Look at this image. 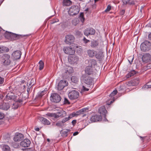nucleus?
<instances>
[{
	"label": "nucleus",
	"instance_id": "obj_49",
	"mask_svg": "<svg viewBox=\"0 0 151 151\" xmlns=\"http://www.w3.org/2000/svg\"><path fill=\"white\" fill-rule=\"evenodd\" d=\"M56 125L57 126L61 127H62L63 126V123L62 122H57L56 123Z\"/></svg>",
	"mask_w": 151,
	"mask_h": 151
},
{
	"label": "nucleus",
	"instance_id": "obj_14",
	"mask_svg": "<svg viewBox=\"0 0 151 151\" xmlns=\"http://www.w3.org/2000/svg\"><path fill=\"white\" fill-rule=\"evenodd\" d=\"M102 119V118L101 116L97 115L92 116L90 119V120L93 122L100 121Z\"/></svg>",
	"mask_w": 151,
	"mask_h": 151
},
{
	"label": "nucleus",
	"instance_id": "obj_39",
	"mask_svg": "<svg viewBox=\"0 0 151 151\" xmlns=\"http://www.w3.org/2000/svg\"><path fill=\"white\" fill-rule=\"evenodd\" d=\"M39 69L40 70H41L44 67V63L42 60H40L39 63Z\"/></svg>",
	"mask_w": 151,
	"mask_h": 151
},
{
	"label": "nucleus",
	"instance_id": "obj_45",
	"mask_svg": "<svg viewBox=\"0 0 151 151\" xmlns=\"http://www.w3.org/2000/svg\"><path fill=\"white\" fill-rule=\"evenodd\" d=\"M76 116V113L75 112H73V113L70 114H69L68 118L69 120L73 117Z\"/></svg>",
	"mask_w": 151,
	"mask_h": 151
},
{
	"label": "nucleus",
	"instance_id": "obj_50",
	"mask_svg": "<svg viewBox=\"0 0 151 151\" xmlns=\"http://www.w3.org/2000/svg\"><path fill=\"white\" fill-rule=\"evenodd\" d=\"M111 9V6L110 5H109L107 6V8L105 10V12H108L110 11Z\"/></svg>",
	"mask_w": 151,
	"mask_h": 151
},
{
	"label": "nucleus",
	"instance_id": "obj_40",
	"mask_svg": "<svg viewBox=\"0 0 151 151\" xmlns=\"http://www.w3.org/2000/svg\"><path fill=\"white\" fill-rule=\"evenodd\" d=\"M79 18L82 22H84L85 19L84 18L83 13H80Z\"/></svg>",
	"mask_w": 151,
	"mask_h": 151
},
{
	"label": "nucleus",
	"instance_id": "obj_18",
	"mask_svg": "<svg viewBox=\"0 0 151 151\" xmlns=\"http://www.w3.org/2000/svg\"><path fill=\"white\" fill-rule=\"evenodd\" d=\"M38 119L41 121L42 123L45 125H48L50 124V122L47 119L42 117H39Z\"/></svg>",
	"mask_w": 151,
	"mask_h": 151
},
{
	"label": "nucleus",
	"instance_id": "obj_17",
	"mask_svg": "<svg viewBox=\"0 0 151 151\" xmlns=\"http://www.w3.org/2000/svg\"><path fill=\"white\" fill-rule=\"evenodd\" d=\"M6 100H13L14 101H16L15 96L12 92L8 93L6 96Z\"/></svg>",
	"mask_w": 151,
	"mask_h": 151
},
{
	"label": "nucleus",
	"instance_id": "obj_33",
	"mask_svg": "<svg viewBox=\"0 0 151 151\" xmlns=\"http://www.w3.org/2000/svg\"><path fill=\"white\" fill-rule=\"evenodd\" d=\"M12 33L6 31L4 34V36L6 38L10 40Z\"/></svg>",
	"mask_w": 151,
	"mask_h": 151
},
{
	"label": "nucleus",
	"instance_id": "obj_5",
	"mask_svg": "<svg viewBox=\"0 0 151 151\" xmlns=\"http://www.w3.org/2000/svg\"><path fill=\"white\" fill-rule=\"evenodd\" d=\"M68 85V82L65 80H61L58 83L57 88L59 91L62 90L64 87Z\"/></svg>",
	"mask_w": 151,
	"mask_h": 151
},
{
	"label": "nucleus",
	"instance_id": "obj_47",
	"mask_svg": "<svg viewBox=\"0 0 151 151\" xmlns=\"http://www.w3.org/2000/svg\"><path fill=\"white\" fill-rule=\"evenodd\" d=\"M69 44H70V47L71 48H72V49H73V50H74L75 51L76 46H75V44L74 43H70Z\"/></svg>",
	"mask_w": 151,
	"mask_h": 151
},
{
	"label": "nucleus",
	"instance_id": "obj_6",
	"mask_svg": "<svg viewBox=\"0 0 151 151\" xmlns=\"http://www.w3.org/2000/svg\"><path fill=\"white\" fill-rule=\"evenodd\" d=\"M95 30L93 28L90 27L85 29L84 32V35L87 36L89 35H94L95 33Z\"/></svg>",
	"mask_w": 151,
	"mask_h": 151
},
{
	"label": "nucleus",
	"instance_id": "obj_30",
	"mask_svg": "<svg viewBox=\"0 0 151 151\" xmlns=\"http://www.w3.org/2000/svg\"><path fill=\"white\" fill-rule=\"evenodd\" d=\"M98 42L96 40L92 41L91 42V46L92 48H95L98 45Z\"/></svg>",
	"mask_w": 151,
	"mask_h": 151
},
{
	"label": "nucleus",
	"instance_id": "obj_11",
	"mask_svg": "<svg viewBox=\"0 0 151 151\" xmlns=\"http://www.w3.org/2000/svg\"><path fill=\"white\" fill-rule=\"evenodd\" d=\"M74 37L71 35H67L65 36V42L67 44H69L72 43L74 40Z\"/></svg>",
	"mask_w": 151,
	"mask_h": 151
},
{
	"label": "nucleus",
	"instance_id": "obj_12",
	"mask_svg": "<svg viewBox=\"0 0 151 151\" xmlns=\"http://www.w3.org/2000/svg\"><path fill=\"white\" fill-rule=\"evenodd\" d=\"M139 83V80L138 78H136L132 80L127 83V85L129 86H136Z\"/></svg>",
	"mask_w": 151,
	"mask_h": 151
},
{
	"label": "nucleus",
	"instance_id": "obj_64",
	"mask_svg": "<svg viewBox=\"0 0 151 151\" xmlns=\"http://www.w3.org/2000/svg\"><path fill=\"white\" fill-rule=\"evenodd\" d=\"M147 69H150L151 68V63H150L147 64Z\"/></svg>",
	"mask_w": 151,
	"mask_h": 151
},
{
	"label": "nucleus",
	"instance_id": "obj_34",
	"mask_svg": "<svg viewBox=\"0 0 151 151\" xmlns=\"http://www.w3.org/2000/svg\"><path fill=\"white\" fill-rule=\"evenodd\" d=\"M57 114H59L60 116L61 117H64L66 115V112L63 109H62L60 112H58Z\"/></svg>",
	"mask_w": 151,
	"mask_h": 151
},
{
	"label": "nucleus",
	"instance_id": "obj_44",
	"mask_svg": "<svg viewBox=\"0 0 151 151\" xmlns=\"http://www.w3.org/2000/svg\"><path fill=\"white\" fill-rule=\"evenodd\" d=\"M133 59L134 57H133L132 56H130L128 57V61H129L130 64H132Z\"/></svg>",
	"mask_w": 151,
	"mask_h": 151
},
{
	"label": "nucleus",
	"instance_id": "obj_61",
	"mask_svg": "<svg viewBox=\"0 0 151 151\" xmlns=\"http://www.w3.org/2000/svg\"><path fill=\"white\" fill-rule=\"evenodd\" d=\"M4 117V114L3 113L0 112V119H2Z\"/></svg>",
	"mask_w": 151,
	"mask_h": 151
},
{
	"label": "nucleus",
	"instance_id": "obj_51",
	"mask_svg": "<svg viewBox=\"0 0 151 151\" xmlns=\"http://www.w3.org/2000/svg\"><path fill=\"white\" fill-rule=\"evenodd\" d=\"M71 81L73 83H76V76H72L71 79Z\"/></svg>",
	"mask_w": 151,
	"mask_h": 151
},
{
	"label": "nucleus",
	"instance_id": "obj_28",
	"mask_svg": "<svg viewBox=\"0 0 151 151\" xmlns=\"http://www.w3.org/2000/svg\"><path fill=\"white\" fill-rule=\"evenodd\" d=\"M96 58L99 60H101L103 57V52H99L98 53H96L95 56Z\"/></svg>",
	"mask_w": 151,
	"mask_h": 151
},
{
	"label": "nucleus",
	"instance_id": "obj_42",
	"mask_svg": "<svg viewBox=\"0 0 151 151\" xmlns=\"http://www.w3.org/2000/svg\"><path fill=\"white\" fill-rule=\"evenodd\" d=\"M117 93V91L116 90H114L109 95V97H112L113 96H115Z\"/></svg>",
	"mask_w": 151,
	"mask_h": 151
},
{
	"label": "nucleus",
	"instance_id": "obj_38",
	"mask_svg": "<svg viewBox=\"0 0 151 151\" xmlns=\"http://www.w3.org/2000/svg\"><path fill=\"white\" fill-rule=\"evenodd\" d=\"M2 150L3 151H10V148L6 145H5L3 146Z\"/></svg>",
	"mask_w": 151,
	"mask_h": 151
},
{
	"label": "nucleus",
	"instance_id": "obj_4",
	"mask_svg": "<svg viewBox=\"0 0 151 151\" xmlns=\"http://www.w3.org/2000/svg\"><path fill=\"white\" fill-rule=\"evenodd\" d=\"M90 108L88 107L83 108L80 110H79L76 112V116L81 115L82 117L85 116L88 112L91 110L89 109Z\"/></svg>",
	"mask_w": 151,
	"mask_h": 151
},
{
	"label": "nucleus",
	"instance_id": "obj_19",
	"mask_svg": "<svg viewBox=\"0 0 151 151\" xmlns=\"http://www.w3.org/2000/svg\"><path fill=\"white\" fill-rule=\"evenodd\" d=\"M98 112L102 115H104L105 116L107 111L106 110L105 106H102L99 108Z\"/></svg>",
	"mask_w": 151,
	"mask_h": 151
},
{
	"label": "nucleus",
	"instance_id": "obj_52",
	"mask_svg": "<svg viewBox=\"0 0 151 151\" xmlns=\"http://www.w3.org/2000/svg\"><path fill=\"white\" fill-rule=\"evenodd\" d=\"M69 120V119L68 117L65 118H63V119L62 121V122L63 123H64L66 122H67Z\"/></svg>",
	"mask_w": 151,
	"mask_h": 151
},
{
	"label": "nucleus",
	"instance_id": "obj_59",
	"mask_svg": "<svg viewBox=\"0 0 151 151\" xmlns=\"http://www.w3.org/2000/svg\"><path fill=\"white\" fill-rule=\"evenodd\" d=\"M114 99L111 100L110 101H108V102H107V105H109L111 104V103H113L114 101Z\"/></svg>",
	"mask_w": 151,
	"mask_h": 151
},
{
	"label": "nucleus",
	"instance_id": "obj_31",
	"mask_svg": "<svg viewBox=\"0 0 151 151\" xmlns=\"http://www.w3.org/2000/svg\"><path fill=\"white\" fill-rule=\"evenodd\" d=\"M71 4V1L70 0H63V6H69Z\"/></svg>",
	"mask_w": 151,
	"mask_h": 151
},
{
	"label": "nucleus",
	"instance_id": "obj_16",
	"mask_svg": "<svg viewBox=\"0 0 151 151\" xmlns=\"http://www.w3.org/2000/svg\"><path fill=\"white\" fill-rule=\"evenodd\" d=\"M21 54L22 53L20 51L17 50L12 53V55L15 59L17 60L20 58Z\"/></svg>",
	"mask_w": 151,
	"mask_h": 151
},
{
	"label": "nucleus",
	"instance_id": "obj_9",
	"mask_svg": "<svg viewBox=\"0 0 151 151\" xmlns=\"http://www.w3.org/2000/svg\"><path fill=\"white\" fill-rule=\"evenodd\" d=\"M31 144V141L28 139H25L20 143L21 146L24 147H29Z\"/></svg>",
	"mask_w": 151,
	"mask_h": 151
},
{
	"label": "nucleus",
	"instance_id": "obj_56",
	"mask_svg": "<svg viewBox=\"0 0 151 151\" xmlns=\"http://www.w3.org/2000/svg\"><path fill=\"white\" fill-rule=\"evenodd\" d=\"M82 35L81 33L79 31L76 32V36L77 35L78 37H81Z\"/></svg>",
	"mask_w": 151,
	"mask_h": 151
},
{
	"label": "nucleus",
	"instance_id": "obj_2",
	"mask_svg": "<svg viewBox=\"0 0 151 151\" xmlns=\"http://www.w3.org/2000/svg\"><path fill=\"white\" fill-rule=\"evenodd\" d=\"M140 48L143 51H148L151 48V43L147 40H145L141 44Z\"/></svg>",
	"mask_w": 151,
	"mask_h": 151
},
{
	"label": "nucleus",
	"instance_id": "obj_1",
	"mask_svg": "<svg viewBox=\"0 0 151 151\" xmlns=\"http://www.w3.org/2000/svg\"><path fill=\"white\" fill-rule=\"evenodd\" d=\"M1 62L4 65H8L11 63L10 57L9 55L4 54L1 57Z\"/></svg>",
	"mask_w": 151,
	"mask_h": 151
},
{
	"label": "nucleus",
	"instance_id": "obj_22",
	"mask_svg": "<svg viewBox=\"0 0 151 151\" xmlns=\"http://www.w3.org/2000/svg\"><path fill=\"white\" fill-rule=\"evenodd\" d=\"M87 53L89 56L92 58L95 56L97 52L93 50L89 49L87 50Z\"/></svg>",
	"mask_w": 151,
	"mask_h": 151
},
{
	"label": "nucleus",
	"instance_id": "obj_43",
	"mask_svg": "<svg viewBox=\"0 0 151 151\" xmlns=\"http://www.w3.org/2000/svg\"><path fill=\"white\" fill-rule=\"evenodd\" d=\"M59 21V19L57 18H55L54 19L51 20L50 21V23L51 24H53L54 23L58 22Z\"/></svg>",
	"mask_w": 151,
	"mask_h": 151
},
{
	"label": "nucleus",
	"instance_id": "obj_35",
	"mask_svg": "<svg viewBox=\"0 0 151 151\" xmlns=\"http://www.w3.org/2000/svg\"><path fill=\"white\" fill-rule=\"evenodd\" d=\"M122 2L123 4L125 5L127 4H134V1L132 0H122Z\"/></svg>",
	"mask_w": 151,
	"mask_h": 151
},
{
	"label": "nucleus",
	"instance_id": "obj_15",
	"mask_svg": "<svg viewBox=\"0 0 151 151\" xmlns=\"http://www.w3.org/2000/svg\"><path fill=\"white\" fill-rule=\"evenodd\" d=\"M24 135L20 133L16 134L14 137V139L15 141H20L24 139Z\"/></svg>",
	"mask_w": 151,
	"mask_h": 151
},
{
	"label": "nucleus",
	"instance_id": "obj_29",
	"mask_svg": "<svg viewBox=\"0 0 151 151\" xmlns=\"http://www.w3.org/2000/svg\"><path fill=\"white\" fill-rule=\"evenodd\" d=\"M68 130L67 129L62 130L60 131L61 136L63 137H66L68 135Z\"/></svg>",
	"mask_w": 151,
	"mask_h": 151
},
{
	"label": "nucleus",
	"instance_id": "obj_63",
	"mask_svg": "<svg viewBox=\"0 0 151 151\" xmlns=\"http://www.w3.org/2000/svg\"><path fill=\"white\" fill-rule=\"evenodd\" d=\"M125 11L124 9H122L121 11L120 14L122 15H124V14Z\"/></svg>",
	"mask_w": 151,
	"mask_h": 151
},
{
	"label": "nucleus",
	"instance_id": "obj_37",
	"mask_svg": "<svg viewBox=\"0 0 151 151\" xmlns=\"http://www.w3.org/2000/svg\"><path fill=\"white\" fill-rule=\"evenodd\" d=\"M73 71L72 70L71 71H68V70H67L65 72V73L63 74V77H64L65 78H66L68 76V74L71 73H73Z\"/></svg>",
	"mask_w": 151,
	"mask_h": 151
},
{
	"label": "nucleus",
	"instance_id": "obj_24",
	"mask_svg": "<svg viewBox=\"0 0 151 151\" xmlns=\"http://www.w3.org/2000/svg\"><path fill=\"white\" fill-rule=\"evenodd\" d=\"M68 96L70 99H76V90H73L70 92L68 93Z\"/></svg>",
	"mask_w": 151,
	"mask_h": 151
},
{
	"label": "nucleus",
	"instance_id": "obj_7",
	"mask_svg": "<svg viewBox=\"0 0 151 151\" xmlns=\"http://www.w3.org/2000/svg\"><path fill=\"white\" fill-rule=\"evenodd\" d=\"M142 59L143 62L150 63L151 62V55L149 53L145 54L143 55Z\"/></svg>",
	"mask_w": 151,
	"mask_h": 151
},
{
	"label": "nucleus",
	"instance_id": "obj_55",
	"mask_svg": "<svg viewBox=\"0 0 151 151\" xmlns=\"http://www.w3.org/2000/svg\"><path fill=\"white\" fill-rule=\"evenodd\" d=\"M53 117H54L55 118H57L58 117H60V115L59 114H56L55 113H53Z\"/></svg>",
	"mask_w": 151,
	"mask_h": 151
},
{
	"label": "nucleus",
	"instance_id": "obj_57",
	"mask_svg": "<svg viewBox=\"0 0 151 151\" xmlns=\"http://www.w3.org/2000/svg\"><path fill=\"white\" fill-rule=\"evenodd\" d=\"M82 90L83 91H86L89 90V89L86 88L84 86L82 87Z\"/></svg>",
	"mask_w": 151,
	"mask_h": 151
},
{
	"label": "nucleus",
	"instance_id": "obj_26",
	"mask_svg": "<svg viewBox=\"0 0 151 151\" xmlns=\"http://www.w3.org/2000/svg\"><path fill=\"white\" fill-rule=\"evenodd\" d=\"M9 49L7 47L4 46H0V53L8 52Z\"/></svg>",
	"mask_w": 151,
	"mask_h": 151
},
{
	"label": "nucleus",
	"instance_id": "obj_36",
	"mask_svg": "<svg viewBox=\"0 0 151 151\" xmlns=\"http://www.w3.org/2000/svg\"><path fill=\"white\" fill-rule=\"evenodd\" d=\"M89 66H90L91 67L94 66L96 64V60L94 59H92L90 60L89 62Z\"/></svg>",
	"mask_w": 151,
	"mask_h": 151
},
{
	"label": "nucleus",
	"instance_id": "obj_10",
	"mask_svg": "<svg viewBox=\"0 0 151 151\" xmlns=\"http://www.w3.org/2000/svg\"><path fill=\"white\" fill-rule=\"evenodd\" d=\"M63 50L65 54H69L70 55L75 53V52L74 50H73L70 47H64L63 48Z\"/></svg>",
	"mask_w": 151,
	"mask_h": 151
},
{
	"label": "nucleus",
	"instance_id": "obj_27",
	"mask_svg": "<svg viewBox=\"0 0 151 151\" xmlns=\"http://www.w3.org/2000/svg\"><path fill=\"white\" fill-rule=\"evenodd\" d=\"M76 52L79 55H81L83 53L82 47L81 46H76Z\"/></svg>",
	"mask_w": 151,
	"mask_h": 151
},
{
	"label": "nucleus",
	"instance_id": "obj_25",
	"mask_svg": "<svg viewBox=\"0 0 151 151\" xmlns=\"http://www.w3.org/2000/svg\"><path fill=\"white\" fill-rule=\"evenodd\" d=\"M10 105L9 103H3V105L0 106L1 109L4 110H7L10 108Z\"/></svg>",
	"mask_w": 151,
	"mask_h": 151
},
{
	"label": "nucleus",
	"instance_id": "obj_46",
	"mask_svg": "<svg viewBox=\"0 0 151 151\" xmlns=\"http://www.w3.org/2000/svg\"><path fill=\"white\" fill-rule=\"evenodd\" d=\"M64 104H70L69 101L68 99L65 97L64 99Z\"/></svg>",
	"mask_w": 151,
	"mask_h": 151
},
{
	"label": "nucleus",
	"instance_id": "obj_60",
	"mask_svg": "<svg viewBox=\"0 0 151 151\" xmlns=\"http://www.w3.org/2000/svg\"><path fill=\"white\" fill-rule=\"evenodd\" d=\"M43 92V91H42L41 92L39 93L38 95V97L40 98H41L43 95H44L42 93Z\"/></svg>",
	"mask_w": 151,
	"mask_h": 151
},
{
	"label": "nucleus",
	"instance_id": "obj_21",
	"mask_svg": "<svg viewBox=\"0 0 151 151\" xmlns=\"http://www.w3.org/2000/svg\"><path fill=\"white\" fill-rule=\"evenodd\" d=\"M68 14L70 16L76 15V6H72L70 8L68 11Z\"/></svg>",
	"mask_w": 151,
	"mask_h": 151
},
{
	"label": "nucleus",
	"instance_id": "obj_48",
	"mask_svg": "<svg viewBox=\"0 0 151 151\" xmlns=\"http://www.w3.org/2000/svg\"><path fill=\"white\" fill-rule=\"evenodd\" d=\"M16 100L15 101L19 103H22L23 101V99L21 98H19L18 99H17L16 98Z\"/></svg>",
	"mask_w": 151,
	"mask_h": 151
},
{
	"label": "nucleus",
	"instance_id": "obj_58",
	"mask_svg": "<svg viewBox=\"0 0 151 151\" xmlns=\"http://www.w3.org/2000/svg\"><path fill=\"white\" fill-rule=\"evenodd\" d=\"M83 41L85 43H87L88 42H90V40H87L85 37H84L83 39Z\"/></svg>",
	"mask_w": 151,
	"mask_h": 151
},
{
	"label": "nucleus",
	"instance_id": "obj_62",
	"mask_svg": "<svg viewBox=\"0 0 151 151\" xmlns=\"http://www.w3.org/2000/svg\"><path fill=\"white\" fill-rule=\"evenodd\" d=\"M53 113H48L47 114H46V115L48 116L53 117Z\"/></svg>",
	"mask_w": 151,
	"mask_h": 151
},
{
	"label": "nucleus",
	"instance_id": "obj_53",
	"mask_svg": "<svg viewBox=\"0 0 151 151\" xmlns=\"http://www.w3.org/2000/svg\"><path fill=\"white\" fill-rule=\"evenodd\" d=\"M35 80L34 79H32L30 81V84H29V85H32V86L33 85L35 84Z\"/></svg>",
	"mask_w": 151,
	"mask_h": 151
},
{
	"label": "nucleus",
	"instance_id": "obj_20",
	"mask_svg": "<svg viewBox=\"0 0 151 151\" xmlns=\"http://www.w3.org/2000/svg\"><path fill=\"white\" fill-rule=\"evenodd\" d=\"M93 79L91 77L87 76L85 77L84 82L88 85H91L93 83Z\"/></svg>",
	"mask_w": 151,
	"mask_h": 151
},
{
	"label": "nucleus",
	"instance_id": "obj_54",
	"mask_svg": "<svg viewBox=\"0 0 151 151\" xmlns=\"http://www.w3.org/2000/svg\"><path fill=\"white\" fill-rule=\"evenodd\" d=\"M4 82V79L0 76V86L3 84Z\"/></svg>",
	"mask_w": 151,
	"mask_h": 151
},
{
	"label": "nucleus",
	"instance_id": "obj_23",
	"mask_svg": "<svg viewBox=\"0 0 151 151\" xmlns=\"http://www.w3.org/2000/svg\"><path fill=\"white\" fill-rule=\"evenodd\" d=\"M85 71L86 74L88 75H90L93 73V68L90 66H87L85 69Z\"/></svg>",
	"mask_w": 151,
	"mask_h": 151
},
{
	"label": "nucleus",
	"instance_id": "obj_13",
	"mask_svg": "<svg viewBox=\"0 0 151 151\" xmlns=\"http://www.w3.org/2000/svg\"><path fill=\"white\" fill-rule=\"evenodd\" d=\"M76 56L73 54L69 56L68 61L72 65H74L76 63Z\"/></svg>",
	"mask_w": 151,
	"mask_h": 151
},
{
	"label": "nucleus",
	"instance_id": "obj_41",
	"mask_svg": "<svg viewBox=\"0 0 151 151\" xmlns=\"http://www.w3.org/2000/svg\"><path fill=\"white\" fill-rule=\"evenodd\" d=\"M142 88L147 89L149 88H151V81L147 83V84L145 85Z\"/></svg>",
	"mask_w": 151,
	"mask_h": 151
},
{
	"label": "nucleus",
	"instance_id": "obj_32",
	"mask_svg": "<svg viewBox=\"0 0 151 151\" xmlns=\"http://www.w3.org/2000/svg\"><path fill=\"white\" fill-rule=\"evenodd\" d=\"M136 71L134 70H131L126 75V77L127 78H129L136 74Z\"/></svg>",
	"mask_w": 151,
	"mask_h": 151
},
{
	"label": "nucleus",
	"instance_id": "obj_3",
	"mask_svg": "<svg viewBox=\"0 0 151 151\" xmlns=\"http://www.w3.org/2000/svg\"><path fill=\"white\" fill-rule=\"evenodd\" d=\"M50 100L52 102L58 103L60 101L61 98L60 95L57 93H52L50 97Z\"/></svg>",
	"mask_w": 151,
	"mask_h": 151
},
{
	"label": "nucleus",
	"instance_id": "obj_8",
	"mask_svg": "<svg viewBox=\"0 0 151 151\" xmlns=\"http://www.w3.org/2000/svg\"><path fill=\"white\" fill-rule=\"evenodd\" d=\"M28 36V35H18L12 33L10 40H14Z\"/></svg>",
	"mask_w": 151,
	"mask_h": 151
}]
</instances>
